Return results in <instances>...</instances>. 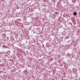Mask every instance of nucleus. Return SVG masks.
<instances>
[{
  "instance_id": "1",
  "label": "nucleus",
  "mask_w": 80,
  "mask_h": 80,
  "mask_svg": "<svg viewBox=\"0 0 80 80\" xmlns=\"http://www.w3.org/2000/svg\"><path fill=\"white\" fill-rule=\"evenodd\" d=\"M77 13L75 12L73 13V15H74V16H76V15H77Z\"/></svg>"
},
{
  "instance_id": "2",
  "label": "nucleus",
  "mask_w": 80,
  "mask_h": 80,
  "mask_svg": "<svg viewBox=\"0 0 80 80\" xmlns=\"http://www.w3.org/2000/svg\"><path fill=\"white\" fill-rule=\"evenodd\" d=\"M55 14H56V15H58V14H59V13H58L57 12H55Z\"/></svg>"
},
{
  "instance_id": "3",
  "label": "nucleus",
  "mask_w": 80,
  "mask_h": 80,
  "mask_svg": "<svg viewBox=\"0 0 80 80\" xmlns=\"http://www.w3.org/2000/svg\"><path fill=\"white\" fill-rule=\"evenodd\" d=\"M42 46H43V47H44V45L43 44Z\"/></svg>"
}]
</instances>
